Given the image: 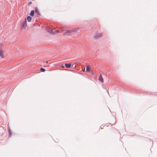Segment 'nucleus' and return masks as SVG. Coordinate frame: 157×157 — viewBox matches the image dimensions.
I'll list each match as a JSON object with an SVG mask.
<instances>
[{"instance_id":"f257e3e1","label":"nucleus","mask_w":157,"mask_h":157,"mask_svg":"<svg viewBox=\"0 0 157 157\" xmlns=\"http://www.w3.org/2000/svg\"><path fill=\"white\" fill-rule=\"evenodd\" d=\"M79 29L77 28L76 29H73L71 31L68 30L67 32H66L64 34H63V35H69V34L71 33L72 32L74 33L75 32H77L78 31H79Z\"/></svg>"},{"instance_id":"f03ea898","label":"nucleus","mask_w":157,"mask_h":157,"mask_svg":"<svg viewBox=\"0 0 157 157\" xmlns=\"http://www.w3.org/2000/svg\"><path fill=\"white\" fill-rule=\"evenodd\" d=\"M47 31L48 32L52 34H55L58 33V30H54L53 31L52 28H48Z\"/></svg>"},{"instance_id":"7ed1b4c3","label":"nucleus","mask_w":157,"mask_h":157,"mask_svg":"<svg viewBox=\"0 0 157 157\" xmlns=\"http://www.w3.org/2000/svg\"><path fill=\"white\" fill-rule=\"evenodd\" d=\"M26 20L25 19L24 21L21 23V29H25L27 26Z\"/></svg>"},{"instance_id":"20e7f679","label":"nucleus","mask_w":157,"mask_h":157,"mask_svg":"<svg viewBox=\"0 0 157 157\" xmlns=\"http://www.w3.org/2000/svg\"><path fill=\"white\" fill-rule=\"evenodd\" d=\"M102 36V34H96L94 36V38L96 39H98L100 38H101Z\"/></svg>"},{"instance_id":"39448f33","label":"nucleus","mask_w":157,"mask_h":157,"mask_svg":"<svg viewBox=\"0 0 157 157\" xmlns=\"http://www.w3.org/2000/svg\"><path fill=\"white\" fill-rule=\"evenodd\" d=\"M7 130L9 134V136L10 137L11 136L12 133L10 128L8 125H7Z\"/></svg>"},{"instance_id":"423d86ee","label":"nucleus","mask_w":157,"mask_h":157,"mask_svg":"<svg viewBox=\"0 0 157 157\" xmlns=\"http://www.w3.org/2000/svg\"><path fill=\"white\" fill-rule=\"evenodd\" d=\"M35 13H36L37 15L40 16V13L38 10V8L36 7L35 9Z\"/></svg>"},{"instance_id":"0eeeda50","label":"nucleus","mask_w":157,"mask_h":157,"mask_svg":"<svg viewBox=\"0 0 157 157\" xmlns=\"http://www.w3.org/2000/svg\"><path fill=\"white\" fill-rule=\"evenodd\" d=\"M99 80L101 82H103V79L102 77L101 74L100 75L99 78Z\"/></svg>"},{"instance_id":"6e6552de","label":"nucleus","mask_w":157,"mask_h":157,"mask_svg":"<svg viewBox=\"0 0 157 157\" xmlns=\"http://www.w3.org/2000/svg\"><path fill=\"white\" fill-rule=\"evenodd\" d=\"M65 67L67 68H69L71 66V64L70 63H65Z\"/></svg>"},{"instance_id":"1a4fd4ad","label":"nucleus","mask_w":157,"mask_h":157,"mask_svg":"<svg viewBox=\"0 0 157 157\" xmlns=\"http://www.w3.org/2000/svg\"><path fill=\"white\" fill-rule=\"evenodd\" d=\"M90 69L89 66L88 65H87L86 67V71L89 72L90 71Z\"/></svg>"},{"instance_id":"9d476101","label":"nucleus","mask_w":157,"mask_h":157,"mask_svg":"<svg viewBox=\"0 0 157 157\" xmlns=\"http://www.w3.org/2000/svg\"><path fill=\"white\" fill-rule=\"evenodd\" d=\"M27 20L29 22H30L32 20V18L30 16H28L27 17Z\"/></svg>"},{"instance_id":"9b49d317","label":"nucleus","mask_w":157,"mask_h":157,"mask_svg":"<svg viewBox=\"0 0 157 157\" xmlns=\"http://www.w3.org/2000/svg\"><path fill=\"white\" fill-rule=\"evenodd\" d=\"M34 11L33 10H32L31 11L30 13V15L32 16H33L34 15Z\"/></svg>"},{"instance_id":"f8f14e48","label":"nucleus","mask_w":157,"mask_h":157,"mask_svg":"<svg viewBox=\"0 0 157 157\" xmlns=\"http://www.w3.org/2000/svg\"><path fill=\"white\" fill-rule=\"evenodd\" d=\"M0 56L2 58H3V53L2 50L0 49Z\"/></svg>"},{"instance_id":"ddd939ff","label":"nucleus","mask_w":157,"mask_h":157,"mask_svg":"<svg viewBox=\"0 0 157 157\" xmlns=\"http://www.w3.org/2000/svg\"><path fill=\"white\" fill-rule=\"evenodd\" d=\"M40 70H41V71L42 72H44L45 71V69L44 68H40Z\"/></svg>"},{"instance_id":"4468645a","label":"nucleus","mask_w":157,"mask_h":157,"mask_svg":"<svg viewBox=\"0 0 157 157\" xmlns=\"http://www.w3.org/2000/svg\"><path fill=\"white\" fill-rule=\"evenodd\" d=\"M32 3V2L31 1L29 2L28 3V5H29L30 4H31Z\"/></svg>"},{"instance_id":"2eb2a0df","label":"nucleus","mask_w":157,"mask_h":157,"mask_svg":"<svg viewBox=\"0 0 157 157\" xmlns=\"http://www.w3.org/2000/svg\"><path fill=\"white\" fill-rule=\"evenodd\" d=\"M91 74H92V75H94V73H93V72H91Z\"/></svg>"},{"instance_id":"dca6fc26","label":"nucleus","mask_w":157,"mask_h":157,"mask_svg":"<svg viewBox=\"0 0 157 157\" xmlns=\"http://www.w3.org/2000/svg\"><path fill=\"white\" fill-rule=\"evenodd\" d=\"M62 67H64V66H62Z\"/></svg>"}]
</instances>
